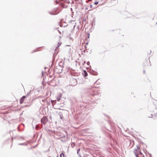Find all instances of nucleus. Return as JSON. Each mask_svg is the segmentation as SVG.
I'll list each match as a JSON object with an SVG mask.
<instances>
[{"instance_id":"nucleus-1","label":"nucleus","mask_w":157,"mask_h":157,"mask_svg":"<svg viewBox=\"0 0 157 157\" xmlns=\"http://www.w3.org/2000/svg\"><path fill=\"white\" fill-rule=\"evenodd\" d=\"M151 115L152 117L155 119H157V108L154 109L151 112Z\"/></svg>"},{"instance_id":"nucleus-2","label":"nucleus","mask_w":157,"mask_h":157,"mask_svg":"<svg viewBox=\"0 0 157 157\" xmlns=\"http://www.w3.org/2000/svg\"><path fill=\"white\" fill-rule=\"evenodd\" d=\"M140 148L139 147H137V149L138 150V151L137 152H135V154L136 155V157H139V155H142V153L140 151Z\"/></svg>"},{"instance_id":"nucleus-3","label":"nucleus","mask_w":157,"mask_h":157,"mask_svg":"<svg viewBox=\"0 0 157 157\" xmlns=\"http://www.w3.org/2000/svg\"><path fill=\"white\" fill-rule=\"evenodd\" d=\"M48 121V119L46 117H43L41 119V122L44 124H46Z\"/></svg>"},{"instance_id":"nucleus-4","label":"nucleus","mask_w":157,"mask_h":157,"mask_svg":"<svg viewBox=\"0 0 157 157\" xmlns=\"http://www.w3.org/2000/svg\"><path fill=\"white\" fill-rule=\"evenodd\" d=\"M26 98V96H23L21 98V99H20V104H21L23 102L24 100Z\"/></svg>"},{"instance_id":"nucleus-5","label":"nucleus","mask_w":157,"mask_h":157,"mask_svg":"<svg viewBox=\"0 0 157 157\" xmlns=\"http://www.w3.org/2000/svg\"><path fill=\"white\" fill-rule=\"evenodd\" d=\"M61 97V95H60L57 97V101H60Z\"/></svg>"},{"instance_id":"nucleus-6","label":"nucleus","mask_w":157,"mask_h":157,"mask_svg":"<svg viewBox=\"0 0 157 157\" xmlns=\"http://www.w3.org/2000/svg\"><path fill=\"white\" fill-rule=\"evenodd\" d=\"M83 74L85 77H86L88 75L86 71H84Z\"/></svg>"},{"instance_id":"nucleus-7","label":"nucleus","mask_w":157,"mask_h":157,"mask_svg":"<svg viewBox=\"0 0 157 157\" xmlns=\"http://www.w3.org/2000/svg\"><path fill=\"white\" fill-rule=\"evenodd\" d=\"M61 44V43L59 42L58 43V45L56 47V48H57L59 47Z\"/></svg>"},{"instance_id":"nucleus-8","label":"nucleus","mask_w":157,"mask_h":157,"mask_svg":"<svg viewBox=\"0 0 157 157\" xmlns=\"http://www.w3.org/2000/svg\"><path fill=\"white\" fill-rule=\"evenodd\" d=\"M62 155H63V157H64V155L63 152L60 154V157H62Z\"/></svg>"},{"instance_id":"nucleus-9","label":"nucleus","mask_w":157,"mask_h":157,"mask_svg":"<svg viewBox=\"0 0 157 157\" xmlns=\"http://www.w3.org/2000/svg\"><path fill=\"white\" fill-rule=\"evenodd\" d=\"M98 3V2H96L94 3V4L96 5H97Z\"/></svg>"},{"instance_id":"nucleus-10","label":"nucleus","mask_w":157,"mask_h":157,"mask_svg":"<svg viewBox=\"0 0 157 157\" xmlns=\"http://www.w3.org/2000/svg\"><path fill=\"white\" fill-rule=\"evenodd\" d=\"M85 48L86 49H86L87 48H86V46H85Z\"/></svg>"},{"instance_id":"nucleus-11","label":"nucleus","mask_w":157,"mask_h":157,"mask_svg":"<svg viewBox=\"0 0 157 157\" xmlns=\"http://www.w3.org/2000/svg\"><path fill=\"white\" fill-rule=\"evenodd\" d=\"M89 62H88L87 63V64L88 65L89 64Z\"/></svg>"},{"instance_id":"nucleus-12","label":"nucleus","mask_w":157,"mask_h":157,"mask_svg":"<svg viewBox=\"0 0 157 157\" xmlns=\"http://www.w3.org/2000/svg\"><path fill=\"white\" fill-rule=\"evenodd\" d=\"M90 6H91V7H92V5H90Z\"/></svg>"},{"instance_id":"nucleus-13","label":"nucleus","mask_w":157,"mask_h":157,"mask_svg":"<svg viewBox=\"0 0 157 157\" xmlns=\"http://www.w3.org/2000/svg\"><path fill=\"white\" fill-rule=\"evenodd\" d=\"M85 63V61H84V63Z\"/></svg>"}]
</instances>
